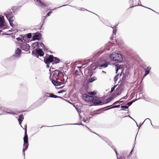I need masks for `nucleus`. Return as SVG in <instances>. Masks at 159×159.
<instances>
[{
	"mask_svg": "<svg viewBox=\"0 0 159 159\" xmlns=\"http://www.w3.org/2000/svg\"><path fill=\"white\" fill-rule=\"evenodd\" d=\"M42 34L39 32L34 33V35L32 37V40L35 41L36 40H40L41 38Z\"/></svg>",
	"mask_w": 159,
	"mask_h": 159,
	"instance_id": "nucleus-7",
	"label": "nucleus"
},
{
	"mask_svg": "<svg viewBox=\"0 0 159 159\" xmlns=\"http://www.w3.org/2000/svg\"><path fill=\"white\" fill-rule=\"evenodd\" d=\"M63 87H60V88H62Z\"/></svg>",
	"mask_w": 159,
	"mask_h": 159,
	"instance_id": "nucleus-56",
	"label": "nucleus"
},
{
	"mask_svg": "<svg viewBox=\"0 0 159 159\" xmlns=\"http://www.w3.org/2000/svg\"><path fill=\"white\" fill-rule=\"evenodd\" d=\"M29 41L27 42V43H29Z\"/></svg>",
	"mask_w": 159,
	"mask_h": 159,
	"instance_id": "nucleus-57",
	"label": "nucleus"
},
{
	"mask_svg": "<svg viewBox=\"0 0 159 159\" xmlns=\"http://www.w3.org/2000/svg\"><path fill=\"white\" fill-rule=\"evenodd\" d=\"M60 61V60L57 57H54L53 55H50V63H52L53 64H57Z\"/></svg>",
	"mask_w": 159,
	"mask_h": 159,
	"instance_id": "nucleus-10",
	"label": "nucleus"
},
{
	"mask_svg": "<svg viewBox=\"0 0 159 159\" xmlns=\"http://www.w3.org/2000/svg\"><path fill=\"white\" fill-rule=\"evenodd\" d=\"M122 110H124L125 109H127L128 108V107L127 106H121V107Z\"/></svg>",
	"mask_w": 159,
	"mask_h": 159,
	"instance_id": "nucleus-31",
	"label": "nucleus"
},
{
	"mask_svg": "<svg viewBox=\"0 0 159 159\" xmlns=\"http://www.w3.org/2000/svg\"><path fill=\"white\" fill-rule=\"evenodd\" d=\"M35 1V0H34ZM37 3H36V5L39 6L41 7H46L45 4L43 3L41 0H36Z\"/></svg>",
	"mask_w": 159,
	"mask_h": 159,
	"instance_id": "nucleus-14",
	"label": "nucleus"
},
{
	"mask_svg": "<svg viewBox=\"0 0 159 159\" xmlns=\"http://www.w3.org/2000/svg\"><path fill=\"white\" fill-rule=\"evenodd\" d=\"M47 64L46 66H47V68H48L50 67V66H49L50 64Z\"/></svg>",
	"mask_w": 159,
	"mask_h": 159,
	"instance_id": "nucleus-45",
	"label": "nucleus"
},
{
	"mask_svg": "<svg viewBox=\"0 0 159 159\" xmlns=\"http://www.w3.org/2000/svg\"><path fill=\"white\" fill-rule=\"evenodd\" d=\"M7 113L8 114H12L13 115H14L15 114L13 112H11L9 111H6L5 112Z\"/></svg>",
	"mask_w": 159,
	"mask_h": 159,
	"instance_id": "nucleus-40",
	"label": "nucleus"
},
{
	"mask_svg": "<svg viewBox=\"0 0 159 159\" xmlns=\"http://www.w3.org/2000/svg\"><path fill=\"white\" fill-rule=\"evenodd\" d=\"M120 105H115V106L112 107H111V108H117V107H120Z\"/></svg>",
	"mask_w": 159,
	"mask_h": 159,
	"instance_id": "nucleus-37",
	"label": "nucleus"
},
{
	"mask_svg": "<svg viewBox=\"0 0 159 159\" xmlns=\"http://www.w3.org/2000/svg\"><path fill=\"white\" fill-rule=\"evenodd\" d=\"M114 30H113V33H114Z\"/></svg>",
	"mask_w": 159,
	"mask_h": 159,
	"instance_id": "nucleus-61",
	"label": "nucleus"
},
{
	"mask_svg": "<svg viewBox=\"0 0 159 159\" xmlns=\"http://www.w3.org/2000/svg\"><path fill=\"white\" fill-rule=\"evenodd\" d=\"M21 50L19 49V48H17L16 50L15 54L13 56L16 57L20 56L21 54Z\"/></svg>",
	"mask_w": 159,
	"mask_h": 159,
	"instance_id": "nucleus-15",
	"label": "nucleus"
},
{
	"mask_svg": "<svg viewBox=\"0 0 159 159\" xmlns=\"http://www.w3.org/2000/svg\"><path fill=\"white\" fill-rule=\"evenodd\" d=\"M50 52V53H52V52L51 51Z\"/></svg>",
	"mask_w": 159,
	"mask_h": 159,
	"instance_id": "nucleus-60",
	"label": "nucleus"
},
{
	"mask_svg": "<svg viewBox=\"0 0 159 159\" xmlns=\"http://www.w3.org/2000/svg\"><path fill=\"white\" fill-rule=\"evenodd\" d=\"M116 96H114V94H113L111 97H110L109 98L110 99H111V101L113 100L115 97H116Z\"/></svg>",
	"mask_w": 159,
	"mask_h": 159,
	"instance_id": "nucleus-33",
	"label": "nucleus"
},
{
	"mask_svg": "<svg viewBox=\"0 0 159 159\" xmlns=\"http://www.w3.org/2000/svg\"><path fill=\"white\" fill-rule=\"evenodd\" d=\"M16 40L17 41L19 42H23V40L20 37H18L16 39Z\"/></svg>",
	"mask_w": 159,
	"mask_h": 159,
	"instance_id": "nucleus-29",
	"label": "nucleus"
},
{
	"mask_svg": "<svg viewBox=\"0 0 159 159\" xmlns=\"http://www.w3.org/2000/svg\"><path fill=\"white\" fill-rule=\"evenodd\" d=\"M30 46L25 42H24L22 43L20 46V48L22 50L25 51H27L30 49Z\"/></svg>",
	"mask_w": 159,
	"mask_h": 159,
	"instance_id": "nucleus-6",
	"label": "nucleus"
},
{
	"mask_svg": "<svg viewBox=\"0 0 159 159\" xmlns=\"http://www.w3.org/2000/svg\"><path fill=\"white\" fill-rule=\"evenodd\" d=\"M44 61L45 64H50V55L46 54V56L44 58Z\"/></svg>",
	"mask_w": 159,
	"mask_h": 159,
	"instance_id": "nucleus-17",
	"label": "nucleus"
},
{
	"mask_svg": "<svg viewBox=\"0 0 159 159\" xmlns=\"http://www.w3.org/2000/svg\"><path fill=\"white\" fill-rule=\"evenodd\" d=\"M66 92V91L64 90H61L60 91H58V93H63V92Z\"/></svg>",
	"mask_w": 159,
	"mask_h": 159,
	"instance_id": "nucleus-39",
	"label": "nucleus"
},
{
	"mask_svg": "<svg viewBox=\"0 0 159 159\" xmlns=\"http://www.w3.org/2000/svg\"><path fill=\"white\" fill-rule=\"evenodd\" d=\"M57 73H58V76L60 77H62L63 78H64V74H65V73L64 72V74L62 73V72H59L57 70Z\"/></svg>",
	"mask_w": 159,
	"mask_h": 159,
	"instance_id": "nucleus-23",
	"label": "nucleus"
},
{
	"mask_svg": "<svg viewBox=\"0 0 159 159\" xmlns=\"http://www.w3.org/2000/svg\"><path fill=\"white\" fill-rule=\"evenodd\" d=\"M6 25V23L4 20V17L2 15H0V29Z\"/></svg>",
	"mask_w": 159,
	"mask_h": 159,
	"instance_id": "nucleus-11",
	"label": "nucleus"
},
{
	"mask_svg": "<svg viewBox=\"0 0 159 159\" xmlns=\"http://www.w3.org/2000/svg\"><path fill=\"white\" fill-rule=\"evenodd\" d=\"M24 118V116L22 114L20 115L19 116V118L18 119L19 125H21L22 122L23 121Z\"/></svg>",
	"mask_w": 159,
	"mask_h": 159,
	"instance_id": "nucleus-19",
	"label": "nucleus"
},
{
	"mask_svg": "<svg viewBox=\"0 0 159 159\" xmlns=\"http://www.w3.org/2000/svg\"><path fill=\"white\" fill-rule=\"evenodd\" d=\"M132 104V102H128L127 104L128 105H129V106L131 105Z\"/></svg>",
	"mask_w": 159,
	"mask_h": 159,
	"instance_id": "nucleus-41",
	"label": "nucleus"
},
{
	"mask_svg": "<svg viewBox=\"0 0 159 159\" xmlns=\"http://www.w3.org/2000/svg\"><path fill=\"white\" fill-rule=\"evenodd\" d=\"M51 68H52V69H54V68L52 67V66H51L50 67V69H51Z\"/></svg>",
	"mask_w": 159,
	"mask_h": 159,
	"instance_id": "nucleus-50",
	"label": "nucleus"
},
{
	"mask_svg": "<svg viewBox=\"0 0 159 159\" xmlns=\"http://www.w3.org/2000/svg\"><path fill=\"white\" fill-rule=\"evenodd\" d=\"M121 74H122V72H121V74H120V76H121Z\"/></svg>",
	"mask_w": 159,
	"mask_h": 159,
	"instance_id": "nucleus-55",
	"label": "nucleus"
},
{
	"mask_svg": "<svg viewBox=\"0 0 159 159\" xmlns=\"http://www.w3.org/2000/svg\"><path fill=\"white\" fill-rule=\"evenodd\" d=\"M51 74H50V76H51Z\"/></svg>",
	"mask_w": 159,
	"mask_h": 159,
	"instance_id": "nucleus-62",
	"label": "nucleus"
},
{
	"mask_svg": "<svg viewBox=\"0 0 159 159\" xmlns=\"http://www.w3.org/2000/svg\"><path fill=\"white\" fill-rule=\"evenodd\" d=\"M125 97H123L122 98H121L120 99V100H119V101H121L122 100H121L122 99H123L124 98H125Z\"/></svg>",
	"mask_w": 159,
	"mask_h": 159,
	"instance_id": "nucleus-47",
	"label": "nucleus"
},
{
	"mask_svg": "<svg viewBox=\"0 0 159 159\" xmlns=\"http://www.w3.org/2000/svg\"><path fill=\"white\" fill-rule=\"evenodd\" d=\"M2 35H9L10 34H9L7 33L6 32L3 33H2Z\"/></svg>",
	"mask_w": 159,
	"mask_h": 159,
	"instance_id": "nucleus-43",
	"label": "nucleus"
},
{
	"mask_svg": "<svg viewBox=\"0 0 159 159\" xmlns=\"http://www.w3.org/2000/svg\"><path fill=\"white\" fill-rule=\"evenodd\" d=\"M4 15L5 16L7 20H9V19H10V20L13 19V18H14L13 12L11 11H7V12H5L4 13Z\"/></svg>",
	"mask_w": 159,
	"mask_h": 159,
	"instance_id": "nucleus-9",
	"label": "nucleus"
},
{
	"mask_svg": "<svg viewBox=\"0 0 159 159\" xmlns=\"http://www.w3.org/2000/svg\"><path fill=\"white\" fill-rule=\"evenodd\" d=\"M129 8L137 6L139 5V0H129Z\"/></svg>",
	"mask_w": 159,
	"mask_h": 159,
	"instance_id": "nucleus-8",
	"label": "nucleus"
},
{
	"mask_svg": "<svg viewBox=\"0 0 159 159\" xmlns=\"http://www.w3.org/2000/svg\"><path fill=\"white\" fill-rule=\"evenodd\" d=\"M135 101V100H132V101H131V102H132V103H133V102H134Z\"/></svg>",
	"mask_w": 159,
	"mask_h": 159,
	"instance_id": "nucleus-48",
	"label": "nucleus"
},
{
	"mask_svg": "<svg viewBox=\"0 0 159 159\" xmlns=\"http://www.w3.org/2000/svg\"><path fill=\"white\" fill-rule=\"evenodd\" d=\"M108 66V64L107 63H105L104 64L101 65L99 66V68L100 69H102V68H105Z\"/></svg>",
	"mask_w": 159,
	"mask_h": 159,
	"instance_id": "nucleus-26",
	"label": "nucleus"
},
{
	"mask_svg": "<svg viewBox=\"0 0 159 159\" xmlns=\"http://www.w3.org/2000/svg\"><path fill=\"white\" fill-rule=\"evenodd\" d=\"M27 124H25L24 125L25 134L23 137L24 144L23 148V152L24 155V158H25V152L26 150L28 147V136L27 133Z\"/></svg>",
	"mask_w": 159,
	"mask_h": 159,
	"instance_id": "nucleus-2",
	"label": "nucleus"
},
{
	"mask_svg": "<svg viewBox=\"0 0 159 159\" xmlns=\"http://www.w3.org/2000/svg\"><path fill=\"white\" fill-rule=\"evenodd\" d=\"M21 36V37H22L23 39L25 41H26V39H30L32 37V33H29L24 35H22Z\"/></svg>",
	"mask_w": 159,
	"mask_h": 159,
	"instance_id": "nucleus-13",
	"label": "nucleus"
},
{
	"mask_svg": "<svg viewBox=\"0 0 159 159\" xmlns=\"http://www.w3.org/2000/svg\"><path fill=\"white\" fill-rule=\"evenodd\" d=\"M40 46L42 47L43 48V47H45V45L44 44L42 43V42H40V43H39V46Z\"/></svg>",
	"mask_w": 159,
	"mask_h": 159,
	"instance_id": "nucleus-32",
	"label": "nucleus"
},
{
	"mask_svg": "<svg viewBox=\"0 0 159 159\" xmlns=\"http://www.w3.org/2000/svg\"><path fill=\"white\" fill-rule=\"evenodd\" d=\"M50 16V11H48L47 15H46V16H43L42 17V22L39 25V27H40V28L39 29V30H40L42 28L43 24L44 23V20L45 19L46 17L47 16Z\"/></svg>",
	"mask_w": 159,
	"mask_h": 159,
	"instance_id": "nucleus-12",
	"label": "nucleus"
},
{
	"mask_svg": "<svg viewBox=\"0 0 159 159\" xmlns=\"http://www.w3.org/2000/svg\"><path fill=\"white\" fill-rule=\"evenodd\" d=\"M78 72V71L77 70H76L75 71V73H76V72Z\"/></svg>",
	"mask_w": 159,
	"mask_h": 159,
	"instance_id": "nucleus-52",
	"label": "nucleus"
},
{
	"mask_svg": "<svg viewBox=\"0 0 159 159\" xmlns=\"http://www.w3.org/2000/svg\"><path fill=\"white\" fill-rule=\"evenodd\" d=\"M68 79V78L66 77V81H65V78H63V80L61 81H58V80L57 79H56L54 80H52V84L56 86H58L61 85V84H65L67 80Z\"/></svg>",
	"mask_w": 159,
	"mask_h": 159,
	"instance_id": "nucleus-5",
	"label": "nucleus"
},
{
	"mask_svg": "<svg viewBox=\"0 0 159 159\" xmlns=\"http://www.w3.org/2000/svg\"><path fill=\"white\" fill-rule=\"evenodd\" d=\"M124 101H117L116 102H115L114 103H113V104H116L117 103H119V102H123Z\"/></svg>",
	"mask_w": 159,
	"mask_h": 159,
	"instance_id": "nucleus-35",
	"label": "nucleus"
},
{
	"mask_svg": "<svg viewBox=\"0 0 159 159\" xmlns=\"http://www.w3.org/2000/svg\"><path fill=\"white\" fill-rule=\"evenodd\" d=\"M120 69V67L119 66H117V68L116 70V73H117L118 71V70Z\"/></svg>",
	"mask_w": 159,
	"mask_h": 159,
	"instance_id": "nucleus-38",
	"label": "nucleus"
},
{
	"mask_svg": "<svg viewBox=\"0 0 159 159\" xmlns=\"http://www.w3.org/2000/svg\"><path fill=\"white\" fill-rule=\"evenodd\" d=\"M20 126H21L22 128H23V129H24V128L21 125H20Z\"/></svg>",
	"mask_w": 159,
	"mask_h": 159,
	"instance_id": "nucleus-51",
	"label": "nucleus"
},
{
	"mask_svg": "<svg viewBox=\"0 0 159 159\" xmlns=\"http://www.w3.org/2000/svg\"><path fill=\"white\" fill-rule=\"evenodd\" d=\"M43 98L45 99V98L46 97H50V93L46 92H44L43 93Z\"/></svg>",
	"mask_w": 159,
	"mask_h": 159,
	"instance_id": "nucleus-24",
	"label": "nucleus"
},
{
	"mask_svg": "<svg viewBox=\"0 0 159 159\" xmlns=\"http://www.w3.org/2000/svg\"><path fill=\"white\" fill-rule=\"evenodd\" d=\"M110 58L114 61L120 62L122 61L123 58L120 54L113 52L110 55Z\"/></svg>",
	"mask_w": 159,
	"mask_h": 159,
	"instance_id": "nucleus-3",
	"label": "nucleus"
},
{
	"mask_svg": "<svg viewBox=\"0 0 159 159\" xmlns=\"http://www.w3.org/2000/svg\"><path fill=\"white\" fill-rule=\"evenodd\" d=\"M43 50L44 51H47V50H48V49H47V48L45 47H45H43Z\"/></svg>",
	"mask_w": 159,
	"mask_h": 159,
	"instance_id": "nucleus-44",
	"label": "nucleus"
},
{
	"mask_svg": "<svg viewBox=\"0 0 159 159\" xmlns=\"http://www.w3.org/2000/svg\"><path fill=\"white\" fill-rule=\"evenodd\" d=\"M89 94L91 95H94L96 94V93L95 92H92L89 93Z\"/></svg>",
	"mask_w": 159,
	"mask_h": 159,
	"instance_id": "nucleus-34",
	"label": "nucleus"
},
{
	"mask_svg": "<svg viewBox=\"0 0 159 159\" xmlns=\"http://www.w3.org/2000/svg\"><path fill=\"white\" fill-rule=\"evenodd\" d=\"M115 87L114 86V87H112L111 88V93L114 91V90L115 89Z\"/></svg>",
	"mask_w": 159,
	"mask_h": 159,
	"instance_id": "nucleus-42",
	"label": "nucleus"
},
{
	"mask_svg": "<svg viewBox=\"0 0 159 159\" xmlns=\"http://www.w3.org/2000/svg\"><path fill=\"white\" fill-rule=\"evenodd\" d=\"M82 96L83 99L86 102H92L96 105H101L102 104L101 98L95 96H89L85 94H84Z\"/></svg>",
	"mask_w": 159,
	"mask_h": 159,
	"instance_id": "nucleus-1",
	"label": "nucleus"
},
{
	"mask_svg": "<svg viewBox=\"0 0 159 159\" xmlns=\"http://www.w3.org/2000/svg\"><path fill=\"white\" fill-rule=\"evenodd\" d=\"M111 101V99H110L108 98V99H107V100L106 101V102H102V104L101 105H102L103 104L107 103Z\"/></svg>",
	"mask_w": 159,
	"mask_h": 159,
	"instance_id": "nucleus-30",
	"label": "nucleus"
},
{
	"mask_svg": "<svg viewBox=\"0 0 159 159\" xmlns=\"http://www.w3.org/2000/svg\"><path fill=\"white\" fill-rule=\"evenodd\" d=\"M97 80V78L96 77H93L89 79L88 80V82L91 83Z\"/></svg>",
	"mask_w": 159,
	"mask_h": 159,
	"instance_id": "nucleus-21",
	"label": "nucleus"
},
{
	"mask_svg": "<svg viewBox=\"0 0 159 159\" xmlns=\"http://www.w3.org/2000/svg\"><path fill=\"white\" fill-rule=\"evenodd\" d=\"M119 76V74H117L114 77V80L115 83H116V82L117 80L118 79V78Z\"/></svg>",
	"mask_w": 159,
	"mask_h": 159,
	"instance_id": "nucleus-27",
	"label": "nucleus"
},
{
	"mask_svg": "<svg viewBox=\"0 0 159 159\" xmlns=\"http://www.w3.org/2000/svg\"><path fill=\"white\" fill-rule=\"evenodd\" d=\"M2 113H1L0 114V115H2Z\"/></svg>",
	"mask_w": 159,
	"mask_h": 159,
	"instance_id": "nucleus-58",
	"label": "nucleus"
},
{
	"mask_svg": "<svg viewBox=\"0 0 159 159\" xmlns=\"http://www.w3.org/2000/svg\"><path fill=\"white\" fill-rule=\"evenodd\" d=\"M135 101V100H132V101H131V102H132V103H133V102H134Z\"/></svg>",
	"mask_w": 159,
	"mask_h": 159,
	"instance_id": "nucleus-49",
	"label": "nucleus"
},
{
	"mask_svg": "<svg viewBox=\"0 0 159 159\" xmlns=\"http://www.w3.org/2000/svg\"><path fill=\"white\" fill-rule=\"evenodd\" d=\"M10 19H9V20H8V21L10 25L12 27H13L14 26V24L13 23V22L14 21V19H11L10 20Z\"/></svg>",
	"mask_w": 159,
	"mask_h": 159,
	"instance_id": "nucleus-22",
	"label": "nucleus"
},
{
	"mask_svg": "<svg viewBox=\"0 0 159 159\" xmlns=\"http://www.w3.org/2000/svg\"><path fill=\"white\" fill-rule=\"evenodd\" d=\"M78 72V71L77 70H76L75 71V73H76V72Z\"/></svg>",
	"mask_w": 159,
	"mask_h": 159,
	"instance_id": "nucleus-53",
	"label": "nucleus"
},
{
	"mask_svg": "<svg viewBox=\"0 0 159 159\" xmlns=\"http://www.w3.org/2000/svg\"><path fill=\"white\" fill-rule=\"evenodd\" d=\"M39 43L40 42H35L34 43H33L32 44V45H35L36 47H37V48H39Z\"/></svg>",
	"mask_w": 159,
	"mask_h": 159,
	"instance_id": "nucleus-25",
	"label": "nucleus"
},
{
	"mask_svg": "<svg viewBox=\"0 0 159 159\" xmlns=\"http://www.w3.org/2000/svg\"><path fill=\"white\" fill-rule=\"evenodd\" d=\"M51 9H50V14L52 13V12H51Z\"/></svg>",
	"mask_w": 159,
	"mask_h": 159,
	"instance_id": "nucleus-54",
	"label": "nucleus"
},
{
	"mask_svg": "<svg viewBox=\"0 0 159 159\" xmlns=\"http://www.w3.org/2000/svg\"><path fill=\"white\" fill-rule=\"evenodd\" d=\"M52 73V79L53 80L57 79L58 77V73H57V70H55L54 71H53Z\"/></svg>",
	"mask_w": 159,
	"mask_h": 159,
	"instance_id": "nucleus-16",
	"label": "nucleus"
},
{
	"mask_svg": "<svg viewBox=\"0 0 159 159\" xmlns=\"http://www.w3.org/2000/svg\"><path fill=\"white\" fill-rule=\"evenodd\" d=\"M121 93V89L120 88H117L116 89L114 94V96H116L120 94Z\"/></svg>",
	"mask_w": 159,
	"mask_h": 159,
	"instance_id": "nucleus-18",
	"label": "nucleus"
},
{
	"mask_svg": "<svg viewBox=\"0 0 159 159\" xmlns=\"http://www.w3.org/2000/svg\"><path fill=\"white\" fill-rule=\"evenodd\" d=\"M32 55L37 58H39V56H43L44 53L42 49L39 48H37L34 50L32 51Z\"/></svg>",
	"mask_w": 159,
	"mask_h": 159,
	"instance_id": "nucleus-4",
	"label": "nucleus"
},
{
	"mask_svg": "<svg viewBox=\"0 0 159 159\" xmlns=\"http://www.w3.org/2000/svg\"><path fill=\"white\" fill-rule=\"evenodd\" d=\"M42 127H43V126L41 127L40 128H41Z\"/></svg>",
	"mask_w": 159,
	"mask_h": 159,
	"instance_id": "nucleus-59",
	"label": "nucleus"
},
{
	"mask_svg": "<svg viewBox=\"0 0 159 159\" xmlns=\"http://www.w3.org/2000/svg\"><path fill=\"white\" fill-rule=\"evenodd\" d=\"M50 97L54 98H61V97L56 96L52 93H50Z\"/></svg>",
	"mask_w": 159,
	"mask_h": 159,
	"instance_id": "nucleus-28",
	"label": "nucleus"
},
{
	"mask_svg": "<svg viewBox=\"0 0 159 159\" xmlns=\"http://www.w3.org/2000/svg\"><path fill=\"white\" fill-rule=\"evenodd\" d=\"M151 69V67L149 66H148L147 67V68H146L145 69H144L145 74L143 76V78H144V77L145 76L149 73L150 70Z\"/></svg>",
	"mask_w": 159,
	"mask_h": 159,
	"instance_id": "nucleus-20",
	"label": "nucleus"
},
{
	"mask_svg": "<svg viewBox=\"0 0 159 159\" xmlns=\"http://www.w3.org/2000/svg\"><path fill=\"white\" fill-rule=\"evenodd\" d=\"M16 30V32H17L18 30H15L13 28H12L11 30H9L8 31V32H11V31H15Z\"/></svg>",
	"mask_w": 159,
	"mask_h": 159,
	"instance_id": "nucleus-36",
	"label": "nucleus"
},
{
	"mask_svg": "<svg viewBox=\"0 0 159 159\" xmlns=\"http://www.w3.org/2000/svg\"><path fill=\"white\" fill-rule=\"evenodd\" d=\"M7 26L6 25V26H4L3 27H4V28H3V29H6L7 28Z\"/></svg>",
	"mask_w": 159,
	"mask_h": 159,
	"instance_id": "nucleus-46",
	"label": "nucleus"
}]
</instances>
